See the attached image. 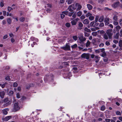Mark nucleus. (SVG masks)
Segmentation results:
<instances>
[{
  "instance_id": "e433bc0d",
  "label": "nucleus",
  "mask_w": 122,
  "mask_h": 122,
  "mask_svg": "<svg viewBox=\"0 0 122 122\" xmlns=\"http://www.w3.org/2000/svg\"><path fill=\"white\" fill-rule=\"evenodd\" d=\"M94 16H92V15H91L89 17V20H93L94 19Z\"/></svg>"
},
{
  "instance_id": "473e14b6",
  "label": "nucleus",
  "mask_w": 122,
  "mask_h": 122,
  "mask_svg": "<svg viewBox=\"0 0 122 122\" xmlns=\"http://www.w3.org/2000/svg\"><path fill=\"white\" fill-rule=\"evenodd\" d=\"M77 46V45L76 44H75L74 45L72 46H71V47L72 48H76Z\"/></svg>"
},
{
  "instance_id": "a878e982",
  "label": "nucleus",
  "mask_w": 122,
  "mask_h": 122,
  "mask_svg": "<svg viewBox=\"0 0 122 122\" xmlns=\"http://www.w3.org/2000/svg\"><path fill=\"white\" fill-rule=\"evenodd\" d=\"M90 44V42L89 41H88L86 43V47H88Z\"/></svg>"
},
{
  "instance_id": "ddd939ff",
  "label": "nucleus",
  "mask_w": 122,
  "mask_h": 122,
  "mask_svg": "<svg viewBox=\"0 0 122 122\" xmlns=\"http://www.w3.org/2000/svg\"><path fill=\"white\" fill-rule=\"evenodd\" d=\"M87 8L89 10H91L92 9L93 7L90 4H87Z\"/></svg>"
},
{
  "instance_id": "6ab92c4d",
  "label": "nucleus",
  "mask_w": 122,
  "mask_h": 122,
  "mask_svg": "<svg viewBox=\"0 0 122 122\" xmlns=\"http://www.w3.org/2000/svg\"><path fill=\"white\" fill-rule=\"evenodd\" d=\"M7 21L9 24L10 25L11 24L12 22V20L10 18H8L7 19Z\"/></svg>"
},
{
  "instance_id": "f8f14e48",
  "label": "nucleus",
  "mask_w": 122,
  "mask_h": 122,
  "mask_svg": "<svg viewBox=\"0 0 122 122\" xmlns=\"http://www.w3.org/2000/svg\"><path fill=\"white\" fill-rule=\"evenodd\" d=\"M11 117V116H7L3 120L5 121H6L9 120Z\"/></svg>"
},
{
  "instance_id": "58836bf2",
  "label": "nucleus",
  "mask_w": 122,
  "mask_h": 122,
  "mask_svg": "<svg viewBox=\"0 0 122 122\" xmlns=\"http://www.w3.org/2000/svg\"><path fill=\"white\" fill-rule=\"evenodd\" d=\"M92 35L94 36H96L97 35V32H93L92 33Z\"/></svg>"
},
{
  "instance_id": "0e129e2a",
  "label": "nucleus",
  "mask_w": 122,
  "mask_h": 122,
  "mask_svg": "<svg viewBox=\"0 0 122 122\" xmlns=\"http://www.w3.org/2000/svg\"><path fill=\"white\" fill-rule=\"evenodd\" d=\"M85 17V16L84 15H82L81 16L80 18L81 19H84Z\"/></svg>"
},
{
  "instance_id": "39448f33",
  "label": "nucleus",
  "mask_w": 122,
  "mask_h": 122,
  "mask_svg": "<svg viewBox=\"0 0 122 122\" xmlns=\"http://www.w3.org/2000/svg\"><path fill=\"white\" fill-rule=\"evenodd\" d=\"M89 54L84 53L81 56L82 58H86L87 59L89 58Z\"/></svg>"
},
{
  "instance_id": "2f4dec72",
  "label": "nucleus",
  "mask_w": 122,
  "mask_h": 122,
  "mask_svg": "<svg viewBox=\"0 0 122 122\" xmlns=\"http://www.w3.org/2000/svg\"><path fill=\"white\" fill-rule=\"evenodd\" d=\"M119 46L120 47H122V40H120L119 43Z\"/></svg>"
},
{
  "instance_id": "aec40b11",
  "label": "nucleus",
  "mask_w": 122,
  "mask_h": 122,
  "mask_svg": "<svg viewBox=\"0 0 122 122\" xmlns=\"http://www.w3.org/2000/svg\"><path fill=\"white\" fill-rule=\"evenodd\" d=\"M119 33H117L114 36V38L115 39H118L119 38Z\"/></svg>"
},
{
  "instance_id": "423d86ee",
  "label": "nucleus",
  "mask_w": 122,
  "mask_h": 122,
  "mask_svg": "<svg viewBox=\"0 0 122 122\" xmlns=\"http://www.w3.org/2000/svg\"><path fill=\"white\" fill-rule=\"evenodd\" d=\"M79 19L78 18H76L74 20L71 21V23L72 25H75L77 21L79 20Z\"/></svg>"
},
{
  "instance_id": "f3484780",
  "label": "nucleus",
  "mask_w": 122,
  "mask_h": 122,
  "mask_svg": "<svg viewBox=\"0 0 122 122\" xmlns=\"http://www.w3.org/2000/svg\"><path fill=\"white\" fill-rule=\"evenodd\" d=\"M14 94L13 92L12 91H10L8 93V94L10 96H12Z\"/></svg>"
},
{
  "instance_id": "f257e3e1",
  "label": "nucleus",
  "mask_w": 122,
  "mask_h": 122,
  "mask_svg": "<svg viewBox=\"0 0 122 122\" xmlns=\"http://www.w3.org/2000/svg\"><path fill=\"white\" fill-rule=\"evenodd\" d=\"M78 37L80 40L81 43H83V42L85 41L86 40V38L83 37V35L82 34H80Z\"/></svg>"
},
{
  "instance_id": "864d4df0",
  "label": "nucleus",
  "mask_w": 122,
  "mask_h": 122,
  "mask_svg": "<svg viewBox=\"0 0 122 122\" xmlns=\"http://www.w3.org/2000/svg\"><path fill=\"white\" fill-rule=\"evenodd\" d=\"M73 39L75 41H76L77 39V36H73Z\"/></svg>"
},
{
  "instance_id": "09e8293b",
  "label": "nucleus",
  "mask_w": 122,
  "mask_h": 122,
  "mask_svg": "<svg viewBox=\"0 0 122 122\" xmlns=\"http://www.w3.org/2000/svg\"><path fill=\"white\" fill-rule=\"evenodd\" d=\"M104 9L106 10H112L111 9H110L108 7H105Z\"/></svg>"
},
{
  "instance_id": "dca6fc26",
  "label": "nucleus",
  "mask_w": 122,
  "mask_h": 122,
  "mask_svg": "<svg viewBox=\"0 0 122 122\" xmlns=\"http://www.w3.org/2000/svg\"><path fill=\"white\" fill-rule=\"evenodd\" d=\"M117 13H115V15L113 17V19L114 20H118V17L117 16Z\"/></svg>"
},
{
  "instance_id": "0eeeda50",
  "label": "nucleus",
  "mask_w": 122,
  "mask_h": 122,
  "mask_svg": "<svg viewBox=\"0 0 122 122\" xmlns=\"http://www.w3.org/2000/svg\"><path fill=\"white\" fill-rule=\"evenodd\" d=\"M75 6L76 7H77V8L76 10L77 11L80 10L82 8V6L79 3H76Z\"/></svg>"
},
{
  "instance_id": "f03ea898",
  "label": "nucleus",
  "mask_w": 122,
  "mask_h": 122,
  "mask_svg": "<svg viewBox=\"0 0 122 122\" xmlns=\"http://www.w3.org/2000/svg\"><path fill=\"white\" fill-rule=\"evenodd\" d=\"M112 29H111L107 30L106 32V33L109 39L112 38V36L113 35V33L112 32Z\"/></svg>"
},
{
  "instance_id": "5701e85b",
  "label": "nucleus",
  "mask_w": 122,
  "mask_h": 122,
  "mask_svg": "<svg viewBox=\"0 0 122 122\" xmlns=\"http://www.w3.org/2000/svg\"><path fill=\"white\" fill-rule=\"evenodd\" d=\"M6 84V82H5V83L3 84H0V86H1L2 88H4L5 87V85Z\"/></svg>"
},
{
  "instance_id": "49530a36",
  "label": "nucleus",
  "mask_w": 122,
  "mask_h": 122,
  "mask_svg": "<svg viewBox=\"0 0 122 122\" xmlns=\"http://www.w3.org/2000/svg\"><path fill=\"white\" fill-rule=\"evenodd\" d=\"M13 86L14 87H16L18 86V84L16 82H15L13 84Z\"/></svg>"
},
{
  "instance_id": "b1692460",
  "label": "nucleus",
  "mask_w": 122,
  "mask_h": 122,
  "mask_svg": "<svg viewBox=\"0 0 122 122\" xmlns=\"http://www.w3.org/2000/svg\"><path fill=\"white\" fill-rule=\"evenodd\" d=\"M25 18L23 17H20L19 19L20 21L22 22L24 21H25Z\"/></svg>"
},
{
  "instance_id": "20e7f679",
  "label": "nucleus",
  "mask_w": 122,
  "mask_h": 122,
  "mask_svg": "<svg viewBox=\"0 0 122 122\" xmlns=\"http://www.w3.org/2000/svg\"><path fill=\"white\" fill-rule=\"evenodd\" d=\"M20 109V107H19L18 105V103H16L14 104V111L15 112H16V111L19 110Z\"/></svg>"
},
{
  "instance_id": "2eb2a0df",
  "label": "nucleus",
  "mask_w": 122,
  "mask_h": 122,
  "mask_svg": "<svg viewBox=\"0 0 122 122\" xmlns=\"http://www.w3.org/2000/svg\"><path fill=\"white\" fill-rule=\"evenodd\" d=\"M82 11H80L77 12L76 14L78 16L80 17L82 15Z\"/></svg>"
},
{
  "instance_id": "338daca9",
  "label": "nucleus",
  "mask_w": 122,
  "mask_h": 122,
  "mask_svg": "<svg viewBox=\"0 0 122 122\" xmlns=\"http://www.w3.org/2000/svg\"><path fill=\"white\" fill-rule=\"evenodd\" d=\"M76 15L75 13H74L72 15V17L74 18H75L76 16Z\"/></svg>"
},
{
  "instance_id": "4d7b16f0",
  "label": "nucleus",
  "mask_w": 122,
  "mask_h": 122,
  "mask_svg": "<svg viewBox=\"0 0 122 122\" xmlns=\"http://www.w3.org/2000/svg\"><path fill=\"white\" fill-rule=\"evenodd\" d=\"M7 16H12V15L11 13H9L8 12H7Z\"/></svg>"
},
{
  "instance_id": "79ce46f5",
  "label": "nucleus",
  "mask_w": 122,
  "mask_h": 122,
  "mask_svg": "<svg viewBox=\"0 0 122 122\" xmlns=\"http://www.w3.org/2000/svg\"><path fill=\"white\" fill-rule=\"evenodd\" d=\"M66 26L68 27H69L70 26V24L69 23H67L66 24Z\"/></svg>"
},
{
  "instance_id": "bb28decb",
  "label": "nucleus",
  "mask_w": 122,
  "mask_h": 122,
  "mask_svg": "<svg viewBox=\"0 0 122 122\" xmlns=\"http://www.w3.org/2000/svg\"><path fill=\"white\" fill-rule=\"evenodd\" d=\"M62 65L64 66H68V64L67 62H64L62 63Z\"/></svg>"
},
{
  "instance_id": "c9c22d12",
  "label": "nucleus",
  "mask_w": 122,
  "mask_h": 122,
  "mask_svg": "<svg viewBox=\"0 0 122 122\" xmlns=\"http://www.w3.org/2000/svg\"><path fill=\"white\" fill-rule=\"evenodd\" d=\"M117 20H114L113 22V24L115 25H117L118 24V22H117Z\"/></svg>"
},
{
  "instance_id": "4c0bfd02",
  "label": "nucleus",
  "mask_w": 122,
  "mask_h": 122,
  "mask_svg": "<svg viewBox=\"0 0 122 122\" xmlns=\"http://www.w3.org/2000/svg\"><path fill=\"white\" fill-rule=\"evenodd\" d=\"M104 38L106 40H107L108 39V36L106 34H104Z\"/></svg>"
},
{
  "instance_id": "a211bd4d",
  "label": "nucleus",
  "mask_w": 122,
  "mask_h": 122,
  "mask_svg": "<svg viewBox=\"0 0 122 122\" xmlns=\"http://www.w3.org/2000/svg\"><path fill=\"white\" fill-rule=\"evenodd\" d=\"M104 17L103 16H102L98 20V21L100 22H102L104 20Z\"/></svg>"
},
{
  "instance_id": "de8ad7c7",
  "label": "nucleus",
  "mask_w": 122,
  "mask_h": 122,
  "mask_svg": "<svg viewBox=\"0 0 122 122\" xmlns=\"http://www.w3.org/2000/svg\"><path fill=\"white\" fill-rule=\"evenodd\" d=\"M116 113L117 115H121V112L119 111H117L116 112Z\"/></svg>"
},
{
  "instance_id": "6e6552de",
  "label": "nucleus",
  "mask_w": 122,
  "mask_h": 122,
  "mask_svg": "<svg viewBox=\"0 0 122 122\" xmlns=\"http://www.w3.org/2000/svg\"><path fill=\"white\" fill-rule=\"evenodd\" d=\"M109 18H105L104 22H105V25H107L109 24Z\"/></svg>"
},
{
  "instance_id": "7c9ffc66",
  "label": "nucleus",
  "mask_w": 122,
  "mask_h": 122,
  "mask_svg": "<svg viewBox=\"0 0 122 122\" xmlns=\"http://www.w3.org/2000/svg\"><path fill=\"white\" fill-rule=\"evenodd\" d=\"M7 9L8 10L9 12H10L11 10H13V9L12 8L9 6H8V7Z\"/></svg>"
},
{
  "instance_id": "8fccbe9b",
  "label": "nucleus",
  "mask_w": 122,
  "mask_h": 122,
  "mask_svg": "<svg viewBox=\"0 0 122 122\" xmlns=\"http://www.w3.org/2000/svg\"><path fill=\"white\" fill-rule=\"evenodd\" d=\"M100 50L99 49L96 50L95 51V52L96 53H99L100 52Z\"/></svg>"
},
{
  "instance_id": "9d476101",
  "label": "nucleus",
  "mask_w": 122,
  "mask_h": 122,
  "mask_svg": "<svg viewBox=\"0 0 122 122\" xmlns=\"http://www.w3.org/2000/svg\"><path fill=\"white\" fill-rule=\"evenodd\" d=\"M5 94V92L4 91H0V97L1 98H3Z\"/></svg>"
},
{
  "instance_id": "9b49d317",
  "label": "nucleus",
  "mask_w": 122,
  "mask_h": 122,
  "mask_svg": "<svg viewBox=\"0 0 122 122\" xmlns=\"http://www.w3.org/2000/svg\"><path fill=\"white\" fill-rule=\"evenodd\" d=\"M89 20L88 19H86L84 20L83 21V23L84 24L86 25L89 23Z\"/></svg>"
},
{
  "instance_id": "c756f323",
  "label": "nucleus",
  "mask_w": 122,
  "mask_h": 122,
  "mask_svg": "<svg viewBox=\"0 0 122 122\" xmlns=\"http://www.w3.org/2000/svg\"><path fill=\"white\" fill-rule=\"evenodd\" d=\"M73 69L74 70V71H73V72L74 73H76L77 72V71H76L77 68V67H73Z\"/></svg>"
},
{
  "instance_id": "393cba45",
  "label": "nucleus",
  "mask_w": 122,
  "mask_h": 122,
  "mask_svg": "<svg viewBox=\"0 0 122 122\" xmlns=\"http://www.w3.org/2000/svg\"><path fill=\"white\" fill-rule=\"evenodd\" d=\"M5 79L6 80H7L9 81L10 80V77L8 76H7L5 77Z\"/></svg>"
},
{
  "instance_id": "603ef678",
  "label": "nucleus",
  "mask_w": 122,
  "mask_h": 122,
  "mask_svg": "<svg viewBox=\"0 0 122 122\" xmlns=\"http://www.w3.org/2000/svg\"><path fill=\"white\" fill-rule=\"evenodd\" d=\"M98 18H99L98 16H96V18H95V23L96 22H97V21Z\"/></svg>"
},
{
  "instance_id": "c85d7f7f",
  "label": "nucleus",
  "mask_w": 122,
  "mask_h": 122,
  "mask_svg": "<svg viewBox=\"0 0 122 122\" xmlns=\"http://www.w3.org/2000/svg\"><path fill=\"white\" fill-rule=\"evenodd\" d=\"M90 4L92 5H94L95 4V3L92 0H90L88 2Z\"/></svg>"
},
{
  "instance_id": "cd10ccee",
  "label": "nucleus",
  "mask_w": 122,
  "mask_h": 122,
  "mask_svg": "<svg viewBox=\"0 0 122 122\" xmlns=\"http://www.w3.org/2000/svg\"><path fill=\"white\" fill-rule=\"evenodd\" d=\"M121 27L119 26H117L116 27L117 31H118L119 30L121 29Z\"/></svg>"
},
{
  "instance_id": "bf43d9fd",
  "label": "nucleus",
  "mask_w": 122,
  "mask_h": 122,
  "mask_svg": "<svg viewBox=\"0 0 122 122\" xmlns=\"http://www.w3.org/2000/svg\"><path fill=\"white\" fill-rule=\"evenodd\" d=\"M105 44L107 46H109L110 45V43L109 41H107L105 42Z\"/></svg>"
},
{
  "instance_id": "f704fd0d",
  "label": "nucleus",
  "mask_w": 122,
  "mask_h": 122,
  "mask_svg": "<svg viewBox=\"0 0 122 122\" xmlns=\"http://www.w3.org/2000/svg\"><path fill=\"white\" fill-rule=\"evenodd\" d=\"M97 32H98V33H99L100 34H103L105 33V32L103 31V30H98L97 31Z\"/></svg>"
},
{
  "instance_id": "3c124183",
  "label": "nucleus",
  "mask_w": 122,
  "mask_h": 122,
  "mask_svg": "<svg viewBox=\"0 0 122 122\" xmlns=\"http://www.w3.org/2000/svg\"><path fill=\"white\" fill-rule=\"evenodd\" d=\"M73 13V12H69L68 16L70 17H71Z\"/></svg>"
},
{
  "instance_id": "c03bdc74",
  "label": "nucleus",
  "mask_w": 122,
  "mask_h": 122,
  "mask_svg": "<svg viewBox=\"0 0 122 122\" xmlns=\"http://www.w3.org/2000/svg\"><path fill=\"white\" fill-rule=\"evenodd\" d=\"M73 0H68V4H70L73 1Z\"/></svg>"
},
{
  "instance_id": "13d9d810",
  "label": "nucleus",
  "mask_w": 122,
  "mask_h": 122,
  "mask_svg": "<svg viewBox=\"0 0 122 122\" xmlns=\"http://www.w3.org/2000/svg\"><path fill=\"white\" fill-rule=\"evenodd\" d=\"M100 49V52H101L103 53L105 52V49L104 48H103L102 49Z\"/></svg>"
},
{
  "instance_id": "774afa93",
  "label": "nucleus",
  "mask_w": 122,
  "mask_h": 122,
  "mask_svg": "<svg viewBox=\"0 0 122 122\" xmlns=\"http://www.w3.org/2000/svg\"><path fill=\"white\" fill-rule=\"evenodd\" d=\"M119 24L121 26H122V19H121L119 21Z\"/></svg>"
},
{
  "instance_id": "6e6d98bb",
  "label": "nucleus",
  "mask_w": 122,
  "mask_h": 122,
  "mask_svg": "<svg viewBox=\"0 0 122 122\" xmlns=\"http://www.w3.org/2000/svg\"><path fill=\"white\" fill-rule=\"evenodd\" d=\"M85 36H86L87 37H88L89 36V34L86 32H84Z\"/></svg>"
},
{
  "instance_id": "7ed1b4c3",
  "label": "nucleus",
  "mask_w": 122,
  "mask_h": 122,
  "mask_svg": "<svg viewBox=\"0 0 122 122\" xmlns=\"http://www.w3.org/2000/svg\"><path fill=\"white\" fill-rule=\"evenodd\" d=\"M61 48L63 49L64 50H70V46L69 45V43H67L65 46L62 47Z\"/></svg>"
},
{
  "instance_id": "69168bd1",
  "label": "nucleus",
  "mask_w": 122,
  "mask_h": 122,
  "mask_svg": "<svg viewBox=\"0 0 122 122\" xmlns=\"http://www.w3.org/2000/svg\"><path fill=\"white\" fill-rule=\"evenodd\" d=\"M105 120L107 122H110L111 121V119H106Z\"/></svg>"
},
{
  "instance_id": "e2e57ef3",
  "label": "nucleus",
  "mask_w": 122,
  "mask_h": 122,
  "mask_svg": "<svg viewBox=\"0 0 122 122\" xmlns=\"http://www.w3.org/2000/svg\"><path fill=\"white\" fill-rule=\"evenodd\" d=\"M8 37V36L7 35H6L4 36L3 37V39H6Z\"/></svg>"
},
{
  "instance_id": "4be33fe9",
  "label": "nucleus",
  "mask_w": 122,
  "mask_h": 122,
  "mask_svg": "<svg viewBox=\"0 0 122 122\" xmlns=\"http://www.w3.org/2000/svg\"><path fill=\"white\" fill-rule=\"evenodd\" d=\"M84 30L85 31L89 32H91V30L88 29L87 27H85L84 29Z\"/></svg>"
},
{
  "instance_id": "a18cd8bd",
  "label": "nucleus",
  "mask_w": 122,
  "mask_h": 122,
  "mask_svg": "<svg viewBox=\"0 0 122 122\" xmlns=\"http://www.w3.org/2000/svg\"><path fill=\"white\" fill-rule=\"evenodd\" d=\"M69 12L68 11H65L62 12V13L66 15H68Z\"/></svg>"
},
{
  "instance_id": "5fc2aeb1",
  "label": "nucleus",
  "mask_w": 122,
  "mask_h": 122,
  "mask_svg": "<svg viewBox=\"0 0 122 122\" xmlns=\"http://www.w3.org/2000/svg\"><path fill=\"white\" fill-rule=\"evenodd\" d=\"M94 21H93L92 22L90 23V26H93V25L94 24Z\"/></svg>"
},
{
  "instance_id": "72a5a7b5",
  "label": "nucleus",
  "mask_w": 122,
  "mask_h": 122,
  "mask_svg": "<svg viewBox=\"0 0 122 122\" xmlns=\"http://www.w3.org/2000/svg\"><path fill=\"white\" fill-rule=\"evenodd\" d=\"M91 15H92V14L89 12H88L86 14V17H87L89 16H90Z\"/></svg>"
},
{
  "instance_id": "052dcab7",
  "label": "nucleus",
  "mask_w": 122,
  "mask_h": 122,
  "mask_svg": "<svg viewBox=\"0 0 122 122\" xmlns=\"http://www.w3.org/2000/svg\"><path fill=\"white\" fill-rule=\"evenodd\" d=\"M97 59H99V57L98 56H95V60H97Z\"/></svg>"
},
{
  "instance_id": "680f3d73",
  "label": "nucleus",
  "mask_w": 122,
  "mask_h": 122,
  "mask_svg": "<svg viewBox=\"0 0 122 122\" xmlns=\"http://www.w3.org/2000/svg\"><path fill=\"white\" fill-rule=\"evenodd\" d=\"M104 26V24L103 23H101L99 25L100 27H102L103 26Z\"/></svg>"
},
{
  "instance_id": "ea45409f",
  "label": "nucleus",
  "mask_w": 122,
  "mask_h": 122,
  "mask_svg": "<svg viewBox=\"0 0 122 122\" xmlns=\"http://www.w3.org/2000/svg\"><path fill=\"white\" fill-rule=\"evenodd\" d=\"M4 6V1H1L0 3V6L1 7H3Z\"/></svg>"
},
{
  "instance_id": "a19ab883",
  "label": "nucleus",
  "mask_w": 122,
  "mask_h": 122,
  "mask_svg": "<svg viewBox=\"0 0 122 122\" xmlns=\"http://www.w3.org/2000/svg\"><path fill=\"white\" fill-rule=\"evenodd\" d=\"M78 25L80 27H82L83 26V24L81 22H80L79 23Z\"/></svg>"
},
{
  "instance_id": "412c9836",
  "label": "nucleus",
  "mask_w": 122,
  "mask_h": 122,
  "mask_svg": "<svg viewBox=\"0 0 122 122\" xmlns=\"http://www.w3.org/2000/svg\"><path fill=\"white\" fill-rule=\"evenodd\" d=\"M68 9L70 12H72L73 11V10L72 8V6L71 5H70L69 6L68 8Z\"/></svg>"
},
{
  "instance_id": "1a4fd4ad",
  "label": "nucleus",
  "mask_w": 122,
  "mask_h": 122,
  "mask_svg": "<svg viewBox=\"0 0 122 122\" xmlns=\"http://www.w3.org/2000/svg\"><path fill=\"white\" fill-rule=\"evenodd\" d=\"M119 3V2H117L115 3L112 5V6L114 8H116L118 6Z\"/></svg>"
},
{
  "instance_id": "4468645a",
  "label": "nucleus",
  "mask_w": 122,
  "mask_h": 122,
  "mask_svg": "<svg viewBox=\"0 0 122 122\" xmlns=\"http://www.w3.org/2000/svg\"><path fill=\"white\" fill-rule=\"evenodd\" d=\"M8 111V109H5L3 110H2V112L4 114L6 115L8 113L7 111Z\"/></svg>"
},
{
  "instance_id": "37998d69",
  "label": "nucleus",
  "mask_w": 122,
  "mask_h": 122,
  "mask_svg": "<svg viewBox=\"0 0 122 122\" xmlns=\"http://www.w3.org/2000/svg\"><path fill=\"white\" fill-rule=\"evenodd\" d=\"M105 109V106H102L101 107V110L102 111H103Z\"/></svg>"
}]
</instances>
